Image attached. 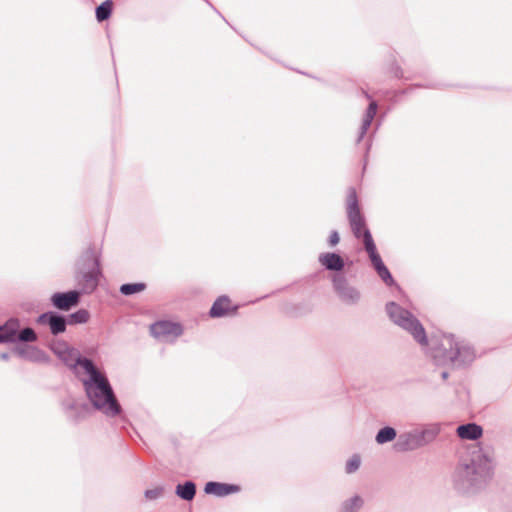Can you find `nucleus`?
<instances>
[{"label":"nucleus","instance_id":"obj_5","mask_svg":"<svg viewBox=\"0 0 512 512\" xmlns=\"http://www.w3.org/2000/svg\"><path fill=\"white\" fill-rule=\"evenodd\" d=\"M389 319L407 332L420 346H427L429 341L426 330L420 320L409 310L394 301L385 305Z\"/></svg>","mask_w":512,"mask_h":512},{"label":"nucleus","instance_id":"obj_3","mask_svg":"<svg viewBox=\"0 0 512 512\" xmlns=\"http://www.w3.org/2000/svg\"><path fill=\"white\" fill-rule=\"evenodd\" d=\"M437 365H447L454 369H466L477 358V350L474 344L453 333L443 334L441 342L432 354Z\"/></svg>","mask_w":512,"mask_h":512},{"label":"nucleus","instance_id":"obj_7","mask_svg":"<svg viewBox=\"0 0 512 512\" xmlns=\"http://www.w3.org/2000/svg\"><path fill=\"white\" fill-rule=\"evenodd\" d=\"M346 215L350 229L356 239H361L366 251L367 241L374 242L372 234L367 227L366 218L361 211L356 189L349 187L346 198Z\"/></svg>","mask_w":512,"mask_h":512},{"label":"nucleus","instance_id":"obj_24","mask_svg":"<svg viewBox=\"0 0 512 512\" xmlns=\"http://www.w3.org/2000/svg\"><path fill=\"white\" fill-rule=\"evenodd\" d=\"M397 431L394 427L386 425L378 430L375 436V441L379 445H383L394 440H397Z\"/></svg>","mask_w":512,"mask_h":512},{"label":"nucleus","instance_id":"obj_13","mask_svg":"<svg viewBox=\"0 0 512 512\" xmlns=\"http://www.w3.org/2000/svg\"><path fill=\"white\" fill-rule=\"evenodd\" d=\"M35 323L39 326L48 327L53 336L63 334L68 326L66 315L54 310H49L38 315L35 319Z\"/></svg>","mask_w":512,"mask_h":512},{"label":"nucleus","instance_id":"obj_15","mask_svg":"<svg viewBox=\"0 0 512 512\" xmlns=\"http://www.w3.org/2000/svg\"><path fill=\"white\" fill-rule=\"evenodd\" d=\"M238 309L239 306L232 305V302L227 295H221L213 302L209 310V316L211 318L234 316L237 314Z\"/></svg>","mask_w":512,"mask_h":512},{"label":"nucleus","instance_id":"obj_23","mask_svg":"<svg viewBox=\"0 0 512 512\" xmlns=\"http://www.w3.org/2000/svg\"><path fill=\"white\" fill-rule=\"evenodd\" d=\"M364 506V499L355 494L341 502L338 512H359Z\"/></svg>","mask_w":512,"mask_h":512},{"label":"nucleus","instance_id":"obj_30","mask_svg":"<svg viewBox=\"0 0 512 512\" xmlns=\"http://www.w3.org/2000/svg\"><path fill=\"white\" fill-rule=\"evenodd\" d=\"M389 72L391 74H393V76L395 78H398V79H401L403 78L404 76V72H403V69L401 68V66L396 62V61H392V63L390 64L389 66Z\"/></svg>","mask_w":512,"mask_h":512},{"label":"nucleus","instance_id":"obj_4","mask_svg":"<svg viewBox=\"0 0 512 512\" xmlns=\"http://www.w3.org/2000/svg\"><path fill=\"white\" fill-rule=\"evenodd\" d=\"M103 276L101 269V249L89 245L77 258L74 268V278L79 286L94 292Z\"/></svg>","mask_w":512,"mask_h":512},{"label":"nucleus","instance_id":"obj_22","mask_svg":"<svg viewBox=\"0 0 512 512\" xmlns=\"http://www.w3.org/2000/svg\"><path fill=\"white\" fill-rule=\"evenodd\" d=\"M197 492V486L195 482L187 480L183 483H178L175 487V494L177 497L184 501H192Z\"/></svg>","mask_w":512,"mask_h":512},{"label":"nucleus","instance_id":"obj_17","mask_svg":"<svg viewBox=\"0 0 512 512\" xmlns=\"http://www.w3.org/2000/svg\"><path fill=\"white\" fill-rule=\"evenodd\" d=\"M241 486L233 483H224L218 481H208L204 486V492L207 495L216 497H226L232 494L239 493Z\"/></svg>","mask_w":512,"mask_h":512},{"label":"nucleus","instance_id":"obj_19","mask_svg":"<svg viewBox=\"0 0 512 512\" xmlns=\"http://www.w3.org/2000/svg\"><path fill=\"white\" fill-rule=\"evenodd\" d=\"M456 434L463 440H477L483 435V428L475 422L461 424L456 428Z\"/></svg>","mask_w":512,"mask_h":512},{"label":"nucleus","instance_id":"obj_18","mask_svg":"<svg viewBox=\"0 0 512 512\" xmlns=\"http://www.w3.org/2000/svg\"><path fill=\"white\" fill-rule=\"evenodd\" d=\"M318 261L328 271L340 272L345 267L344 259L336 252L321 253Z\"/></svg>","mask_w":512,"mask_h":512},{"label":"nucleus","instance_id":"obj_32","mask_svg":"<svg viewBox=\"0 0 512 512\" xmlns=\"http://www.w3.org/2000/svg\"><path fill=\"white\" fill-rule=\"evenodd\" d=\"M0 359L3 361H8L10 359V354L8 352H2L0 354Z\"/></svg>","mask_w":512,"mask_h":512},{"label":"nucleus","instance_id":"obj_6","mask_svg":"<svg viewBox=\"0 0 512 512\" xmlns=\"http://www.w3.org/2000/svg\"><path fill=\"white\" fill-rule=\"evenodd\" d=\"M440 432L441 426L439 423L423 424L420 427L400 433L393 448L400 453L418 450L434 442Z\"/></svg>","mask_w":512,"mask_h":512},{"label":"nucleus","instance_id":"obj_9","mask_svg":"<svg viewBox=\"0 0 512 512\" xmlns=\"http://www.w3.org/2000/svg\"><path fill=\"white\" fill-rule=\"evenodd\" d=\"M52 351L78 378L80 377V369L85 372L87 364H94L93 360L82 356L76 348L69 346L66 342L58 343L56 347L52 348Z\"/></svg>","mask_w":512,"mask_h":512},{"label":"nucleus","instance_id":"obj_10","mask_svg":"<svg viewBox=\"0 0 512 512\" xmlns=\"http://www.w3.org/2000/svg\"><path fill=\"white\" fill-rule=\"evenodd\" d=\"M91 293V288L87 289L84 286H80L79 289L55 292L50 296L49 300L53 308L68 312L80 304L82 295Z\"/></svg>","mask_w":512,"mask_h":512},{"label":"nucleus","instance_id":"obj_28","mask_svg":"<svg viewBox=\"0 0 512 512\" xmlns=\"http://www.w3.org/2000/svg\"><path fill=\"white\" fill-rule=\"evenodd\" d=\"M361 465V458L358 454H354L345 465V471L347 474L356 472Z\"/></svg>","mask_w":512,"mask_h":512},{"label":"nucleus","instance_id":"obj_33","mask_svg":"<svg viewBox=\"0 0 512 512\" xmlns=\"http://www.w3.org/2000/svg\"><path fill=\"white\" fill-rule=\"evenodd\" d=\"M440 376L443 380H447L449 377V372L444 370L441 372Z\"/></svg>","mask_w":512,"mask_h":512},{"label":"nucleus","instance_id":"obj_25","mask_svg":"<svg viewBox=\"0 0 512 512\" xmlns=\"http://www.w3.org/2000/svg\"><path fill=\"white\" fill-rule=\"evenodd\" d=\"M113 12V1L105 0L95 9V16L98 22H104L108 20Z\"/></svg>","mask_w":512,"mask_h":512},{"label":"nucleus","instance_id":"obj_20","mask_svg":"<svg viewBox=\"0 0 512 512\" xmlns=\"http://www.w3.org/2000/svg\"><path fill=\"white\" fill-rule=\"evenodd\" d=\"M378 104L376 101L372 100L368 107L366 108L364 117L362 119L361 126L359 128L358 136L356 138V144H359L363 138L365 137L371 123L377 113Z\"/></svg>","mask_w":512,"mask_h":512},{"label":"nucleus","instance_id":"obj_31","mask_svg":"<svg viewBox=\"0 0 512 512\" xmlns=\"http://www.w3.org/2000/svg\"><path fill=\"white\" fill-rule=\"evenodd\" d=\"M340 242V236L338 231L332 230L328 237V245L330 247H335Z\"/></svg>","mask_w":512,"mask_h":512},{"label":"nucleus","instance_id":"obj_34","mask_svg":"<svg viewBox=\"0 0 512 512\" xmlns=\"http://www.w3.org/2000/svg\"><path fill=\"white\" fill-rule=\"evenodd\" d=\"M415 87H424L423 85H413L411 87H409L408 89L404 90L403 93H409L411 92Z\"/></svg>","mask_w":512,"mask_h":512},{"label":"nucleus","instance_id":"obj_1","mask_svg":"<svg viewBox=\"0 0 512 512\" xmlns=\"http://www.w3.org/2000/svg\"><path fill=\"white\" fill-rule=\"evenodd\" d=\"M495 458L489 447L475 446L462 455L452 473L453 488L462 495L484 490L495 474Z\"/></svg>","mask_w":512,"mask_h":512},{"label":"nucleus","instance_id":"obj_26","mask_svg":"<svg viewBox=\"0 0 512 512\" xmlns=\"http://www.w3.org/2000/svg\"><path fill=\"white\" fill-rule=\"evenodd\" d=\"M90 319V313L87 309L81 308L77 311L66 315L67 325L85 324Z\"/></svg>","mask_w":512,"mask_h":512},{"label":"nucleus","instance_id":"obj_14","mask_svg":"<svg viewBox=\"0 0 512 512\" xmlns=\"http://www.w3.org/2000/svg\"><path fill=\"white\" fill-rule=\"evenodd\" d=\"M366 253L368 254L372 267L380 279L389 287L395 285L396 282L378 253L375 242L371 243L370 241H367Z\"/></svg>","mask_w":512,"mask_h":512},{"label":"nucleus","instance_id":"obj_29","mask_svg":"<svg viewBox=\"0 0 512 512\" xmlns=\"http://www.w3.org/2000/svg\"><path fill=\"white\" fill-rule=\"evenodd\" d=\"M164 493V488L162 486L153 488V489H147L144 492V496L147 500H156L160 498Z\"/></svg>","mask_w":512,"mask_h":512},{"label":"nucleus","instance_id":"obj_2","mask_svg":"<svg viewBox=\"0 0 512 512\" xmlns=\"http://www.w3.org/2000/svg\"><path fill=\"white\" fill-rule=\"evenodd\" d=\"M86 377L80 378L88 404L94 410L108 418H114L123 412L114 389L106 375L95 363L85 367Z\"/></svg>","mask_w":512,"mask_h":512},{"label":"nucleus","instance_id":"obj_21","mask_svg":"<svg viewBox=\"0 0 512 512\" xmlns=\"http://www.w3.org/2000/svg\"><path fill=\"white\" fill-rule=\"evenodd\" d=\"M14 352L19 357L33 362H42L48 360L47 354L37 347L23 348L18 346L15 347Z\"/></svg>","mask_w":512,"mask_h":512},{"label":"nucleus","instance_id":"obj_11","mask_svg":"<svg viewBox=\"0 0 512 512\" xmlns=\"http://www.w3.org/2000/svg\"><path fill=\"white\" fill-rule=\"evenodd\" d=\"M61 410L69 423L79 424L87 418L90 413V405L87 402L79 401L72 395H67L60 401Z\"/></svg>","mask_w":512,"mask_h":512},{"label":"nucleus","instance_id":"obj_8","mask_svg":"<svg viewBox=\"0 0 512 512\" xmlns=\"http://www.w3.org/2000/svg\"><path fill=\"white\" fill-rule=\"evenodd\" d=\"M38 336L33 328H20V320L11 317L0 325V344L33 343Z\"/></svg>","mask_w":512,"mask_h":512},{"label":"nucleus","instance_id":"obj_12","mask_svg":"<svg viewBox=\"0 0 512 512\" xmlns=\"http://www.w3.org/2000/svg\"><path fill=\"white\" fill-rule=\"evenodd\" d=\"M332 286L341 302L346 305H357L361 300V292L349 283L347 278L340 273L333 275Z\"/></svg>","mask_w":512,"mask_h":512},{"label":"nucleus","instance_id":"obj_16","mask_svg":"<svg viewBox=\"0 0 512 512\" xmlns=\"http://www.w3.org/2000/svg\"><path fill=\"white\" fill-rule=\"evenodd\" d=\"M151 335L157 339L169 336L178 337L183 333V327L180 323L171 321H158L150 327Z\"/></svg>","mask_w":512,"mask_h":512},{"label":"nucleus","instance_id":"obj_27","mask_svg":"<svg viewBox=\"0 0 512 512\" xmlns=\"http://www.w3.org/2000/svg\"><path fill=\"white\" fill-rule=\"evenodd\" d=\"M146 288L144 282L124 283L119 287V292L124 296H132L145 291Z\"/></svg>","mask_w":512,"mask_h":512}]
</instances>
